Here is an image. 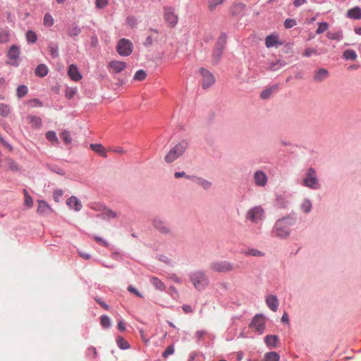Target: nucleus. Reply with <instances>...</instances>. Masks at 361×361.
<instances>
[{
    "label": "nucleus",
    "instance_id": "nucleus-1",
    "mask_svg": "<svg viewBox=\"0 0 361 361\" xmlns=\"http://www.w3.org/2000/svg\"><path fill=\"white\" fill-rule=\"evenodd\" d=\"M293 224V220L290 218H284L278 220L273 229V234L281 238H286L290 234V227Z\"/></svg>",
    "mask_w": 361,
    "mask_h": 361
},
{
    "label": "nucleus",
    "instance_id": "nucleus-2",
    "mask_svg": "<svg viewBox=\"0 0 361 361\" xmlns=\"http://www.w3.org/2000/svg\"><path fill=\"white\" fill-rule=\"evenodd\" d=\"M188 143L185 140H182L176 145L166 155L165 161L167 163H171L181 156L187 149Z\"/></svg>",
    "mask_w": 361,
    "mask_h": 361
},
{
    "label": "nucleus",
    "instance_id": "nucleus-3",
    "mask_svg": "<svg viewBox=\"0 0 361 361\" xmlns=\"http://www.w3.org/2000/svg\"><path fill=\"white\" fill-rule=\"evenodd\" d=\"M190 279L194 287L198 290H204L209 283L205 274L202 271L193 272L190 274Z\"/></svg>",
    "mask_w": 361,
    "mask_h": 361
},
{
    "label": "nucleus",
    "instance_id": "nucleus-4",
    "mask_svg": "<svg viewBox=\"0 0 361 361\" xmlns=\"http://www.w3.org/2000/svg\"><path fill=\"white\" fill-rule=\"evenodd\" d=\"M303 185L312 189H317L319 188L318 180L314 169L310 168L307 169L305 178L303 179Z\"/></svg>",
    "mask_w": 361,
    "mask_h": 361
},
{
    "label": "nucleus",
    "instance_id": "nucleus-5",
    "mask_svg": "<svg viewBox=\"0 0 361 361\" xmlns=\"http://www.w3.org/2000/svg\"><path fill=\"white\" fill-rule=\"evenodd\" d=\"M154 228L159 233L164 235H169L172 233V229L165 220L161 217H155L152 220Z\"/></svg>",
    "mask_w": 361,
    "mask_h": 361
},
{
    "label": "nucleus",
    "instance_id": "nucleus-6",
    "mask_svg": "<svg viewBox=\"0 0 361 361\" xmlns=\"http://www.w3.org/2000/svg\"><path fill=\"white\" fill-rule=\"evenodd\" d=\"M116 49L121 56H128L133 51V44L128 39H121L118 42Z\"/></svg>",
    "mask_w": 361,
    "mask_h": 361
},
{
    "label": "nucleus",
    "instance_id": "nucleus-7",
    "mask_svg": "<svg viewBox=\"0 0 361 361\" xmlns=\"http://www.w3.org/2000/svg\"><path fill=\"white\" fill-rule=\"evenodd\" d=\"M264 211L260 206H256L247 212L246 217L253 223H258L264 218Z\"/></svg>",
    "mask_w": 361,
    "mask_h": 361
},
{
    "label": "nucleus",
    "instance_id": "nucleus-8",
    "mask_svg": "<svg viewBox=\"0 0 361 361\" xmlns=\"http://www.w3.org/2000/svg\"><path fill=\"white\" fill-rule=\"evenodd\" d=\"M210 268L217 272H227L234 269L233 264L226 261L214 262L211 264Z\"/></svg>",
    "mask_w": 361,
    "mask_h": 361
},
{
    "label": "nucleus",
    "instance_id": "nucleus-9",
    "mask_svg": "<svg viewBox=\"0 0 361 361\" xmlns=\"http://www.w3.org/2000/svg\"><path fill=\"white\" fill-rule=\"evenodd\" d=\"M250 327L259 334H262L265 329V318L261 314L256 315L250 324Z\"/></svg>",
    "mask_w": 361,
    "mask_h": 361
},
{
    "label": "nucleus",
    "instance_id": "nucleus-10",
    "mask_svg": "<svg viewBox=\"0 0 361 361\" xmlns=\"http://www.w3.org/2000/svg\"><path fill=\"white\" fill-rule=\"evenodd\" d=\"M200 72L202 75L203 88H208L214 83L215 78L211 72L204 68H200Z\"/></svg>",
    "mask_w": 361,
    "mask_h": 361
},
{
    "label": "nucleus",
    "instance_id": "nucleus-11",
    "mask_svg": "<svg viewBox=\"0 0 361 361\" xmlns=\"http://www.w3.org/2000/svg\"><path fill=\"white\" fill-rule=\"evenodd\" d=\"M164 19L173 27L177 24L178 18L173 8L166 7L164 8Z\"/></svg>",
    "mask_w": 361,
    "mask_h": 361
},
{
    "label": "nucleus",
    "instance_id": "nucleus-12",
    "mask_svg": "<svg viewBox=\"0 0 361 361\" xmlns=\"http://www.w3.org/2000/svg\"><path fill=\"white\" fill-rule=\"evenodd\" d=\"M127 64L121 61L113 60L108 64V68L111 73H119L126 69Z\"/></svg>",
    "mask_w": 361,
    "mask_h": 361
},
{
    "label": "nucleus",
    "instance_id": "nucleus-13",
    "mask_svg": "<svg viewBox=\"0 0 361 361\" xmlns=\"http://www.w3.org/2000/svg\"><path fill=\"white\" fill-rule=\"evenodd\" d=\"M20 50L17 46L13 45L8 51V57L10 60L9 63L17 66V59L19 57Z\"/></svg>",
    "mask_w": 361,
    "mask_h": 361
},
{
    "label": "nucleus",
    "instance_id": "nucleus-14",
    "mask_svg": "<svg viewBox=\"0 0 361 361\" xmlns=\"http://www.w3.org/2000/svg\"><path fill=\"white\" fill-rule=\"evenodd\" d=\"M329 71L326 68H319L315 71L313 75V80L315 82H322L329 77Z\"/></svg>",
    "mask_w": 361,
    "mask_h": 361
},
{
    "label": "nucleus",
    "instance_id": "nucleus-15",
    "mask_svg": "<svg viewBox=\"0 0 361 361\" xmlns=\"http://www.w3.org/2000/svg\"><path fill=\"white\" fill-rule=\"evenodd\" d=\"M255 183L258 186H264L268 180V177L262 171H257L254 174Z\"/></svg>",
    "mask_w": 361,
    "mask_h": 361
},
{
    "label": "nucleus",
    "instance_id": "nucleus-16",
    "mask_svg": "<svg viewBox=\"0 0 361 361\" xmlns=\"http://www.w3.org/2000/svg\"><path fill=\"white\" fill-rule=\"evenodd\" d=\"M68 75L75 82H78L82 79V75L79 72L78 67L74 64L69 66Z\"/></svg>",
    "mask_w": 361,
    "mask_h": 361
},
{
    "label": "nucleus",
    "instance_id": "nucleus-17",
    "mask_svg": "<svg viewBox=\"0 0 361 361\" xmlns=\"http://www.w3.org/2000/svg\"><path fill=\"white\" fill-rule=\"evenodd\" d=\"M51 207L43 200L38 201L37 212L40 215H47L52 212Z\"/></svg>",
    "mask_w": 361,
    "mask_h": 361
},
{
    "label": "nucleus",
    "instance_id": "nucleus-18",
    "mask_svg": "<svg viewBox=\"0 0 361 361\" xmlns=\"http://www.w3.org/2000/svg\"><path fill=\"white\" fill-rule=\"evenodd\" d=\"M265 44L267 47L270 48L273 47H279L282 44L279 42V37L276 35H269L265 39Z\"/></svg>",
    "mask_w": 361,
    "mask_h": 361
},
{
    "label": "nucleus",
    "instance_id": "nucleus-19",
    "mask_svg": "<svg viewBox=\"0 0 361 361\" xmlns=\"http://www.w3.org/2000/svg\"><path fill=\"white\" fill-rule=\"evenodd\" d=\"M66 203L70 208L74 209L75 211H80L82 208L81 202L75 196L68 198Z\"/></svg>",
    "mask_w": 361,
    "mask_h": 361
},
{
    "label": "nucleus",
    "instance_id": "nucleus-20",
    "mask_svg": "<svg viewBox=\"0 0 361 361\" xmlns=\"http://www.w3.org/2000/svg\"><path fill=\"white\" fill-rule=\"evenodd\" d=\"M266 302L268 307L274 312L278 310L279 301L275 295H271L267 297Z\"/></svg>",
    "mask_w": 361,
    "mask_h": 361
},
{
    "label": "nucleus",
    "instance_id": "nucleus-21",
    "mask_svg": "<svg viewBox=\"0 0 361 361\" xmlns=\"http://www.w3.org/2000/svg\"><path fill=\"white\" fill-rule=\"evenodd\" d=\"M1 168H5L6 169L11 170L12 171H17L18 170V166L17 164L13 161L11 159H6L4 161L2 165H0Z\"/></svg>",
    "mask_w": 361,
    "mask_h": 361
},
{
    "label": "nucleus",
    "instance_id": "nucleus-22",
    "mask_svg": "<svg viewBox=\"0 0 361 361\" xmlns=\"http://www.w3.org/2000/svg\"><path fill=\"white\" fill-rule=\"evenodd\" d=\"M347 16L349 18L360 20L361 19V8L355 6L348 11Z\"/></svg>",
    "mask_w": 361,
    "mask_h": 361
},
{
    "label": "nucleus",
    "instance_id": "nucleus-23",
    "mask_svg": "<svg viewBox=\"0 0 361 361\" xmlns=\"http://www.w3.org/2000/svg\"><path fill=\"white\" fill-rule=\"evenodd\" d=\"M27 119L31 126L34 128H39L42 126L41 118L35 116H28Z\"/></svg>",
    "mask_w": 361,
    "mask_h": 361
},
{
    "label": "nucleus",
    "instance_id": "nucleus-24",
    "mask_svg": "<svg viewBox=\"0 0 361 361\" xmlns=\"http://www.w3.org/2000/svg\"><path fill=\"white\" fill-rule=\"evenodd\" d=\"M48 68L45 64H39L37 66L35 70V73L36 75L40 78L45 77L48 74Z\"/></svg>",
    "mask_w": 361,
    "mask_h": 361
},
{
    "label": "nucleus",
    "instance_id": "nucleus-25",
    "mask_svg": "<svg viewBox=\"0 0 361 361\" xmlns=\"http://www.w3.org/2000/svg\"><path fill=\"white\" fill-rule=\"evenodd\" d=\"M150 283L154 286V288L159 290H164L166 286L164 283L159 279L157 277L152 276L150 278Z\"/></svg>",
    "mask_w": 361,
    "mask_h": 361
},
{
    "label": "nucleus",
    "instance_id": "nucleus-26",
    "mask_svg": "<svg viewBox=\"0 0 361 361\" xmlns=\"http://www.w3.org/2000/svg\"><path fill=\"white\" fill-rule=\"evenodd\" d=\"M90 148L103 157H106V149L100 144H91Z\"/></svg>",
    "mask_w": 361,
    "mask_h": 361
},
{
    "label": "nucleus",
    "instance_id": "nucleus-27",
    "mask_svg": "<svg viewBox=\"0 0 361 361\" xmlns=\"http://www.w3.org/2000/svg\"><path fill=\"white\" fill-rule=\"evenodd\" d=\"M192 180L205 190H208L212 186V183L204 178L195 176Z\"/></svg>",
    "mask_w": 361,
    "mask_h": 361
},
{
    "label": "nucleus",
    "instance_id": "nucleus-28",
    "mask_svg": "<svg viewBox=\"0 0 361 361\" xmlns=\"http://www.w3.org/2000/svg\"><path fill=\"white\" fill-rule=\"evenodd\" d=\"M80 32V27L75 23H73L68 30V34L71 37L78 36Z\"/></svg>",
    "mask_w": 361,
    "mask_h": 361
},
{
    "label": "nucleus",
    "instance_id": "nucleus-29",
    "mask_svg": "<svg viewBox=\"0 0 361 361\" xmlns=\"http://www.w3.org/2000/svg\"><path fill=\"white\" fill-rule=\"evenodd\" d=\"M264 341L268 346L275 347L278 341V337L274 335L267 336L264 338Z\"/></svg>",
    "mask_w": 361,
    "mask_h": 361
},
{
    "label": "nucleus",
    "instance_id": "nucleus-30",
    "mask_svg": "<svg viewBox=\"0 0 361 361\" xmlns=\"http://www.w3.org/2000/svg\"><path fill=\"white\" fill-rule=\"evenodd\" d=\"M10 33L8 29H0V43H4L9 40Z\"/></svg>",
    "mask_w": 361,
    "mask_h": 361
},
{
    "label": "nucleus",
    "instance_id": "nucleus-31",
    "mask_svg": "<svg viewBox=\"0 0 361 361\" xmlns=\"http://www.w3.org/2000/svg\"><path fill=\"white\" fill-rule=\"evenodd\" d=\"M280 356L276 352H269L265 354L264 361H279Z\"/></svg>",
    "mask_w": 361,
    "mask_h": 361
},
{
    "label": "nucleus",
    "instance_id": "nucleus-32",
    "mask_svg": "<svg viewBox=\"0 0 361 361\" xmlns=\"http://www.w3.org/2000/svg\"><path fill=\"white\" fill-rule=\"evenodd\" d=\"M343 57L346 60L355 61L357 59V54L354 50L347 49L343 52Z\"/></svg>",
    "mask_w": 361,
    "mask_h": 361
},
{
    "label": "nucleus",
    "instance_id": "nucleus-33",
    "mask_svg": "<svg viewBox=\"0 0 361 361\" xmlns=\"http://www.w3.org/2000/svg\"><path fill=\"white\" fill-rule=\"evenodd\" d=\"M245 255L247 256H254V257H262L264 255V254L261 252L260 250H258L257 249H248L247 250L243 252Z\"/></svg>",
    "mask_w": 361,
    "mask_h": 361
},
{
    "label": "nucleus",
    "instance_id": "nucleus-34",
    "mask_svg": "<svg viewBox=\"0 0 361 361\" xmlns=\"http://www.w3.org/2000/svg\"><path fill=\"white\" fill-rule=\"evenodd\" d=\"M116 343L121 349L126 350L130 348L129 343L121 336L117 338Z\"/></svg>",
    "mask_w": 361,
    "mask_h": 361
},
{
    "label": "nucleus",
    "instance_id": "nucleus-35",
    "mask_svg": "<svg viewBox=\"0 0 361 361\" xmlns=\"http://www.w3.org/2000/svg\"><path fill=\"white\" fill-rule=\"evenodd\" d=\"M245 5L242 3L235 4L231 8V12L232 13L233 15H235L243 11Z\"/></svg>",
    "mask_w": 361,
    "mask_h": 361
},
{
    "label": "nucleus",
    "instance_id": "nucleus-36",
    "mask_svg": "<svg viewBox=\"0 0 361 361\" xmlns=\"http://www.w3.org/2000/svg\"><path fill=\"white\" fill-rule=\"evenodd\" d=\"M276 89H277V86H273L270 88H268L261 92L260 97L264 99H267L271 96V94L274 92H275L276 90Z\"/></svg>",
    "mask_w": 361,
    "mask_h": 361
},
{
    "label": "nucleus",
    "instance_id": "nucleus-37",
    "mask_svg": "<svg viewBox=\"0 0 361 361\" xmlns=\"http://www.w3.org/2000/svg\"><path fill=\"white\" fill-rule=\"evenodd\" d=\"M11 113V108L8 104H0V115L6 117Z\"/></svg>",
    "mask_w": 361,
    "mask_h": 361
},
{
    "label": "nucleus",
    "instance_id": "nucleus-38",
    "mask_svg": "<svg viewBox=\"0 0 361 361\" xmlns=\"http://www.w3.org/2000/svg\"><path fill=\"white\" fill-rule=\"evenodd\" d=\"M102 216L105 219H109L112 218H115L116 216V214L114 212L106 208H104L102 210Z\"/></svg>",
    "mask_w": 361,
    "mask_h": 361
},
{
    "label": "nucleus",
    "instance_id": "nucleus-39",
    "mask_svg": "<svg viewBox=\"0 0 361 361\" xmlns=\"http://www.w3.org/2000/svg\"><path fill=\"white\" fill-rule=\"evenodd\" d=\"M43 23L45 26L51 27L54 25V20L51 14L46 13L44 16Z\"/></svg>",
    "mask_w": 361,
    "mask_h": 361
},
{
    "label": "nucleus",
    "instance_id": "nucleus-40",
    "mask_svg": "<svg viewBox=\"0 0 361 361\" xmlns=\"http://www.w3.org/2000/svg\"><path fill=\"white\" fill-rule=\"evenodd\" d=\"M146 76L147 73L145 71L139 70L135 73L133 79L137 81H142L146 78Z\"/></svg>",
    "mask_w": 361,
    "mask_h": 361
},
{
    "label": "nucleus",
    "instance_id": "nucleus-41",
    "mask_svg": "<svg viewBox=\"0 0 361 361\" xmlns=\"http://www.w3.org/2000/svg\"><path fill=\"white\" fill-rule=\"evenodd\" d=\"M27 87L25 85H20L16 90L17 97L18 98H21L24 96H25L27 93Z\"/></svg>",
    "mask_w": 361,
    "mask_h": 361
},
{
    "label": "nucleus",
    "instance_id": "nucleus-42",
    "mask_svg": "<svg viewBox=\"0 0 361 361\" xmlns=\"http://www.w3.org/2000/svg\"><path fill=\"white\" fill-rule=\"evenodd\" d=\"M46 138L52 143H59V139L54 131H49L46 133Z\"/></svg>",
    "mask_w": 361,
    "mask_h": 361
},
{
    "label": "nucleus",
    "instance_id": "nucleus-43",
    "mask_svg": "<svg viewBox=\"0 0 361 361\" xmlns=\"http://www.w3.org/2000/svg\"><path fill=\"white\" fill-rule=\"evenodd\" d=\"M77 92L76 87H67L65 91V96L68 99H72Z\"/></svg>",
    "mask_w": 361,
    "mask_h": 361
},
{
    "label": "nucleus",
    "instance_id": "nucleus-44",
    "mask_svg": "<svg viewBox=\"0 0 361 361\" xmlns=\"http://www.w3.org/2000/svg\"><path fill=\"white\" fill-rule=\"evenodd\" d=\"M24 196H25V204L28 207H32L33 205V200L32 197L29 195L26 190H24Z\"/></svg>",
    "mask_w": 361,
    "mask_h": 361
},
{
    "label": "nucleus",
    "instance_id": "nucleus-45",
    "mask_svg": "<svg viewBox=\"0 0 361 361\" xmlns=\"http://www.w3.org/2000/svg\"><path fill=\"white\" fill-rule=\"evenodd\" d=\"M26 38L29 43H35L37 39V35L32 30L27 32Z\"/></svg>",
    "mask_w": 361,
    "mask_h": 361
},
{
    "label": "nucleus",
    "instance_id": "nucleus-46",
    "mask_svg": "<svg viewBox=\"0 0 361 361\" xmlns=\"http://www.w3.org/2000/svg\"><path fill=\"white\" fill-rule=\"evenodd\" d=\"M61 138L63 139V142L66 144V145H69L72 142V138L70 135V133L67 130H64L61 133Z\"/></svg>",
    "mask_w": 361,
    "mask_h": 361
},
{
    "label": "nucleus",
    "instance_id": "nucleus-47",
    "mask_svg": "<svg viewBox=\"0 0 361 361\" xmlns=\"http://www.w3.org/2000/svg\"><path fill=\"white\" fill-rule=\"evenodd\" d=\"M329 27V24L325 22L319 23L318 28L316 30V33L319 35L325 32Z\"/></svg>",
    "mask_w": 361,
    "mask_h": 361
},
{
    "label": "nucleus",
    "instance_id": "nucleus-48",
    "mask_svg": "<svg viewBox=\"0 0 361 361\" xmlns=\"http://www.w3.org/2000/svg\"><path fill=\"white\" fill-rule=\"evenodd\" d=\"M327 37L331 39H336L340 40L343 37L342 32L339 31L337 32H328L327 33Z\"/></svg>",
    "mask_w": 361,
    "mask_h": 361
},
{
    "label": "nucleus",
    "instance_id": "nucleus-49",
    "mask_svg": "<svg viewBox=\"0 0 361 361\" xmlns=\"http://www.w3.org/2000/svg\"><path fill=\"white\" fill-rule=\"evenodd\" d=\"M224 0H210L209 1V9L210 11L215 10L216 7L222 4Z\"/></svg>",
    "mask_w": 361,
    "mask_h": 361
},
{
    "label": "nucleus",
    "instance_id": "nucleus-50",
    "mask_svg": "<svg viewBox=\"0 0 361 361\" xmlns=\"http://www.w3.org/2000/svg\"><path fill=\"white\" fill-rule=\"evenodd\" d=\"M224 49V48L217 47V48L214 51L213 57L216 61H218L221 57Z\"/></svg>",
    "mask_w": 361,
    "mask_h": 361
},
{
    "label": "nucleus",
    "instance_id": "nucleus-51",
    "mask_svg": "<svg viewBox=\"0 0 361 361\" xmlns=\"http://www.w3.org/2000/svg\"><path fill=\"white\" fill-rule=\"evenodd\" d=\"M100 322H101L102 326L104 328H108L111 325L110 319L107 316H105V315H103L101 317Z\"/></svg>",
    "mask_w": 361,
    "mask_h": 361
},
{
    "label": "nucleus",
    "instance_id": "nucleus-52",
    "mask_svg": "<svg viewBox=\"0 0 361 361\" xmlns=\"http://www.w3.org/2000/svg\"><path fill=\"white\" fill-rule=\"evenodd\" d=\"M226 43V34H221L219 37L217 47L224 48L225 47V44Z\"/></svg>",
    "mask_w": 361,
    "mask_h": 361
},
{
    "label": "nucleus",
    "instance_id": "nucleus-53",
    "mask_svg": "<svg viewBox=\"0 0 361 361\" xmlns=\"http://www.w3.org/2000/svg\"><path fill=\"white\" fill-rule=\"evenodd\" d=\"M301 208L305 212L307 213L312 209V204L309 200H305L301 205Z\"/></svg>",
    "mask_w": 361,
    "mask_h": 361
},
{
    "label": "nucleus",
    "instance_id": "nucleus-54",
    "mask_svg": "<svg viewBox=\"0 0 361 361\" xmlns=\"http://www.w3.org/2000/svg\"><path fill=\"white\" fill-rule=\"evenodd\" d=\"M174 353V347L173 345H169L164 352L162 353L164 357H167L169 355H172Z\"/></svg>",
    "mask_w": 361,
    "mask_h": 361
},
{
    "label": "nucleus",
    "instance_id": "nucleus-55",
    "mask_svg": "<svg viewBox=\"0 0 361 361\" xmlns=\"http://www.w3.org/2000/svg\"><path fill=\"white\" fill-rule=\"evenodd\" d=\"M126 23L130 27H135L137 25V20L135 17L130 16L126 18Z\"/></svg>",
    "mask_w": 361,
    "mask_h": 361
},
{
    "label": "nucleus",
    "instance_id": "nucleus-56",
    "mask_svg": "<svg viewBox=\"0 0 361 361\" xmlns=\"http://www.w3.org/2000/svg\"><path fill=\"white\" fill-rule=\"evenodd\" d=\"M108 0H96V7L98 8H104L108 5Z\"/></svg>",
    "mask_w": 361,
    "mask_h": 361
},
{
    "label": "nucleus",
    "instance_id": "nucleus-57",
    "mask_svg": "<svg viewBox=\"0 0 361 361\" xmlns=\"http://www.w3.org/2000/svg\"><path fill=\"white\" fill-rule=\"evenodd\" d=\"M296 25L295 19H286L284 22V26L286 28H291Z\"/></svg>",
    "mask_w": 361,
    "mask_h": 361
},
{
    "label": "nucleus",
    "instance_id": "nucleus-58",
    "mask_svg": "<svg viewBox=\"0 0 361 361\" xmlns=\"http://www.w3.org/2000/svg\"><path fill=\"white\" fill-rule=\"evenodd\" d=\"M63 196V191L61 190H56L54 192V199L56 202H59Z\"/></svg>",
    "mask_w": 361,
    "mask_h": 361
},
{
    "label": "nucleus",
    "instance_id": "nucleus-59",
    "mask_svg": "<svg viewBox=\"0 0 361 361\" xmlns=\"http://www.w3.org/2000/svg\"><path fill=\"white\" fill-rule=\"evenodd\" d=\"M174 176H175V178H182V177H185V178H186L192 179V178H195V176H187V175L185 174V172H183H183H176V173H174Z\"/></svg>",
    "mask_w": 361,
    "mask_h": 361
},
{
    "label": "nucleus",
    "instance_id": "nucleus-60",
    "mask_svg": "<svg viewBox=\"0 0 361 361\" xmlns=\"http://www.w3.org/2000/svg\"><path fill=\"white\" fill-rule=\"evenodd\" d=\"M109 150L110 152H114V153H116V154H125L124 149L122 147H111V148H109Z\"/></svg>",
    "mask_w": 361,
    "mask_h": 361
},
{
    "label": "nucleus",
    "instance_id": "nucleus-61",
    "mask_svg": "<svg viewBox=\"0 0 361 361\" xmlns=\"http://www.w3.org/2000/svg\"><path fill=\"white\" fill-rule=\"evenodd\" d=\"M88 355L92 356L93 358H96L97 355V350L94 347L92 346L87 349Z\"/></svg>",
    "mask_w": 361,
    "mask_h": 361
},
{
    "label": "nucleus",
    "instance_id": "nucleus-62",
    "mask_svg": "<svg viewBox=\"0 0 361 361\" xmlns=\"http://www.w3.org/2000/svg\"><path fill=\"white\" fill-rule=\"evenodd\" d=\"M95 241H97L98 243L101 244L102 245L104 246V247H109V243L106 240L102 239V238H99V237H97V236H94V237Z\"/></svg>",
    "mask_w": 361,
    "mask_h": 361
},
{
    "label": "nucleus",
    "instance_id": "nucleus-63",
    "mask_svg": "<svg viewBox=\"0 0 361 361\" xmlns=\"http://www.w3.org/2000/svg\"><path fill=\"white\" fill-rule=\"evenodd\" d=\"M316 53H317V51L314 49L307 48V49H305V52L303 54V56H305L306 57H309L312 54H316Z\"/></svg>",
    "mask_w": 361,
    "mask_h": 361
},
{
    "label": "nucleus",
    "instance_id": "nucleus-64",
    "mask_svg": "<svg viewBox=\"0 0 361 361\" xmlns=\"http://www.w3.org/2000/svg\"><path fill=\"white\" fill-rule=\"evenodd\" d=\"M183 308V310L184 311L185 313H192L193 312L192 310V308L190 305H183L182 307Z\"/></svg>",
    "mask_w": 361,
    "mask_h": 361
}]
</instances>
